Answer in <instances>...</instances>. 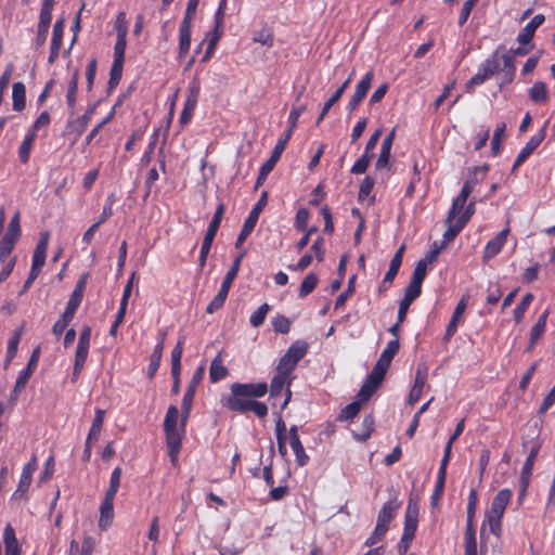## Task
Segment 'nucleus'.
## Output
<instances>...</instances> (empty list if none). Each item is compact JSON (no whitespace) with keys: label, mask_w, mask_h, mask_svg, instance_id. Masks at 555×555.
I'll return each instance as SVG.
<instances>
[{"label":"nucleus","mask_w":555,"mask_h":555,"mask_svg":"<svg viewBox=\"0 0 555 555\" xmlns=\"http://www.w3.org/2000/svg\"><path fill=\"white\" fill-rule=\"evenodd\" d=\"M205 374V366L201 365L194 372L182 398L181 403V418L180 425L178 426L179 421V410L176 405H170L167 410L165 420H164V430L166 435V444L168 449V455L170 457V462L176 465L178 462V455L182 447V439L185 434L186 422L190 417V413L192 410V403L195 396V391L197 386L203 380Z\"/></svg>","instance_id":"obj_1"},{"label":"nucleus","mask_w":555,"mask_h":555,"mask_svg":"<svg viewBox=\"0 0 555 555\" xmlns=\"http://www.w3.org/2000/svg\"><path fill=\"white\" fill-rule=\"evenodd\" d=\"M268 384L259 383H233L230 386V395L221 399V403L229 411L236 413L253 412L260 418L268 415V406L256 399L263 397L268 392Z\"/></svg>","instance_id":"obj_2"},{"label":"nucleus","mask_w":555,"mask_h":555,"mask_svg":"<svg viewBox=\"0 0 555 555\" xmlns=\"http://www.w3.org/2000/svg\"><path fill=\"white\" fill-rule=\"evenodd\" d=\"M306 109H307L306 105H300L298 107L292 108L289 116H288V124H289L288 129L286 130L284 135L282 138H280L279 141L276 142L273 151L271 152L269 159L260 167L259 175H258V178L255 183V190H257L264 183L268 175L273 170V168L276 165V163L279 162L282 153L284 152L286 144L289 141L294 130L297 127L298 118Z\"/></svg>","instance_id":"obj_3"},{"label":"nucleus","mask_w":555,"mask_h":555,"mask_svg":"<svg viewBox=\"0 0 555 555\" xmlns=\"http://www.w3.org/2000/svg\"><path fill=\"white\" fill-rule=\"evenodd\" d=\"M418 522V506L417 502L410 496L405 516H404V528L401 540L398 544V552L400 555H403L408 552L412 541L415 538V532L417 529Z\"/></svg>","instance_id":"obj_4"},{"label":"nucleus","mask_w":555,"mask_h":555,"mask_svg":"<svg viewBox=\"0 0 555 555\" xmlns=\"http://www.w3.org/2000/svg\"><path fill=\"white\" fill-rule=\"evenodd\" d=\"M309 345L305 340H296L280 359L276 372L292 375L297 363L307 354Z\"/></svg>","instance_id":"obj_5"},{"label":"nucleus","mask_w":555,"mask_h":555,"mask_svg":"<svg viewBox=\"0 0 555 555\" xmlns=\"http://www.w3.org/2000/svg\"><path fill=\"white\" fill-rule=\"evenodd\" d=\"M225 210V206L223 203H220L214 214V217L208 225L205 237L202 243L201 253H199V268L203 269L206 264V260L208 254L210 251L214 238L218 232L220 227L223 214Z\"/></svg>","instance_id":"obj_6"},{"label":"nucleus","mask_w":555,"mask_h":555,"mask_svg":"<svg viewBox=\"0 0 555 555\" xmlns=\"http://www.w3.org/2000/svg\"><path fill=\"white\" fill-rule=\"evenodd\" d=\"M267 199L268 193L263 192L243 224V228L235 242L236 248H238L246 241L249 234L254 231L256 223L259 219V215L267 205Z\"/></svg>","instance_id":"obj_7"},{"label":"nucleus","mask_w":555,"mask_h":555,"mask_svg":"<svg viewBox=\"0 0 555 555\" xmlns=\"http://www.w3.org/2000/svg\"><path fill=\"white\" fill-rule=\"evenodd\" d=\"M90 338H91V328L89 326H86L79 336V341L76 349L75 354V363H74V371H73V382H75L78 376L80 375L87 357L89 352V346H90Z\"/></svg>","instance_id":"obj_8"},{"label":"nucleus","mask_w":555,"mask_h":555,"mask_svg":"<svg viewBox=\"0 0 555 555\" xmlns=\"http://www.w3.org/2000/svg\"><path fill=\"white\" fill-rule=\"evenodd\" d=\"M198 96H199V82L196 79H194L190 83L186 101L184 103V107H183L180 118H179V121L182 126L186 125L191 120V118L193 116V112L197 105Z\"/></svg>","instance_id":"obj_9"},{"label":"nucleus","mask_w":555,"mask_h":555,"mask_svg":"<svg viewBox=\"0 0 555 555\" xmlns=\"http://www.w3.org/2000/svg\"><path fill=\"white\" fill-rule=\"evenodd\" d=\"M546 126L547 122L544 124L538 133L530 138L526 146L519 152L513 164L512 172H515L517 168L521 166L522 163L532 154V152L542 143L546 134Z\"/></svg>","instance_id":"obj_10"},{"label":"nucleus","mask_w":555,"mask_h":555,"mask_svg":"<svg viewBox=\"0 0 555 555\" xmlns=\"http://www.w3.org/2000/svg\"><path fill=\"white\" fill-rule=\"evenodd\" d=\"M427 379V367L424 364L417 366L415 382L409 395V404L414 405L421 398Z\"/></svg>","instance_id":"obj_11"},{"label":"nucleus","mask_w":555,"mask_h":555,"mask_svg":"<svg viewBox=\"0 0 555 555\" xmlns=\"http://www.w3.org/2000/svg\"><path fill=\"white\" fill-rule=\"evenodd\" d=\"M508 233H509V228L506 227L500 233H498L495 235V237H493L492 240H490L487 243L485 251H483V260L485 261H488L489 259L493 258L501 251V249L503 248V246L506 242Z\"/></svg>","instance_id":"obj_12"},{"label":"nucleus","mask_w":555,"mask_h":555,"mask_svg":"<svg viewBox=\"0 0 555 555\" xmlns=\"http://www.w3.org/2000/svg\"><path fill=\"white\" fill-rule=\"evenodd\" d=\"M512 498V491L508 489H502L499 493L493 498L490 509L486 513V515L503 517V514L506 509Z\"/></svg>","instance_id":"obj_13"},{"label":"nucleus","mask_w":555,"mask_h":555,"mask_svg":"<svg viewBox=\"0 0 555 555\" xmlns=\"http://www.w3.org/2000/svg\"><path fill=\"white\" fill-rule=\"evenodd\" d=\"M114 498L109 495H104V499L100 505V519H99V527L102 530H106L114 517Z\"/></svg>","instance_id":"obj_14"},{"label":"nucleus","mask_w":555,"mask_h":555,"mask_svg":"<svg viewBox=\"0 0 555 555\" xmlns=\"http://www.w3.org/2000/svg\"><path fill=\"white\" fill-rule=\"evenodd\" d=\"M382 383L383 379L372 374H369L367 378L365 379L357 395V399L361 403H366L373 397L376 390L380 387Z\"/></svg>","instance_id":"obj_15"},{"label":"nucleus","mask_w":555,"mask_h":555,"mask_svg":"<svg viewBox=\"0 0 555 555\" xmlns=\"http://www.w3.org/2000/svg\"><path fill=\"white\" fill-rule=\"evenodd\" d=\"M545 17L543 14H537L533 18L521 29L517 36V41L521 46L528 44L537 30V28L543 24Z\"/></svg>","instance_id":"obj_16"},{"label":"nucleus","mask_w":555,"mask_h":555,"mask_svg":"<svg viewBox=\"0 0 555 555\" xmlns=\"http://www.w3.org/2000/svg\"><path fill=\"white\" fill-rule=\"evenodd\" d=\"M396 130L392 129L387 137L383 140L380 153L377 162L375 163V169L382 170L389 164L390 152L395 140Z\"/></svg>","instance_id":"obj_17"},{"label":"nucleus","mask_w":555,"mask_h":555,"mask_svg":"<svg viewBox=\"0 0 555 555\" xmlns=\"http://www.w3.org/2000/svg\"><path fill=\"white\" fill-rule=\"evenodd\" d=\"M85 287L86 278L83 276L77 282L76 287L67 302L66 309L64 311L67 318H74V314L82 300V293Z\"/></svg>","instance_id":"obj_18"},{"label":"nucleus","mask_w":555,"mask_h":555,"mask_svg":"<svg viewBox=\"0 0 555 555\" xmlns=\"http://www.w3.org/2000/svg\"><path fill=\"white\" fill-rule=\"evenodd\" d=\"M35 464V456H33L27 465L24 467L22 473L18 486L16 491L14 492V498H22L29 489L31 480H33V466Z\"/></svg>","instance_id":"obj_19"},{"label":"nucleus","mask_w":555,"mask_h":555,"mask_svg":"<svg viewBox=\"0 0 555 555\" xmlns=\"http://www.w3.org/2000/svg\"><path fill=\"white\" fill-rule=\"evenodd\" d=\"M127 25H119L117 27V39L114 47V62L124 64L125 51H126V37H127Z\"/></svg>","instance_id":"obj_20"},{"label":"nucleus","mask_w":555,"mask_h":555,"mask_svg":"<svg viewBox=\"0 0 555 555\" xmlns=\"http://www.w3.org/2000/svg\"><path fill=\"white\" fill-rule=\"evenodd\" d=\"M166 334L163 333L159 337V341L154 347L153 353L150 359V364L147 369V376L150 379H153L156 375V372L160 365L163 350H164V343H165Z\"/></svg>","instance_id":"obj_21"},{"label":"nucleus","mask_w":555,"mask_h":555,"mask_svg":"<svg viewBox=\"0 0 555 555\" xmlns=\"http://www.w3.org/2000/svg\"><path fill=\"white\" fill-rule=\"evenodd\" d=\"M400 504L396 500H390L386 502L377 516V524L383 525L384 527L389 529V524L396 516V512L399 508Z\"/></svg>","instance_id":"obj_22"},{"label":"nucleus","mask_w":555,"mask_h":555,"mask_svg":"<svg viewBox=\"0 0 555 555\" xmlns=\"http://www.w3.org/2000/svg\"><path fill=\"white\" fill-rule=\"evenodd\" d=\"M538 452H539V446H533L531 448V451H530V453L524 464V467L521 469V494H524L528 488L533 463L538 455Z\"/></svg>","instance_id":"obj_23"},{"label":"nucleus","mask_w":555,"mask_h":555,"mask_svg":"<svg viewBox=\"0 0 555 555\" xmlns=\"http://www.w3.org/2000/svg\"><path fill=\"white\" fill-rule=\"evenodd\" d=\"M3 542L5 555H21V548L11 524H8L3 530Z\"/></svg>","instance_id":"obj_24"},{"label":"nucleus","mask_w":555,"mask_h":555,"mask_svg":"<svg viewBox=\"0 0 555 555\" xmlns=\"http://www.w3.org/2000/svg\"><path fill=\"white\" fill-rule=\"evenodd\" d=\"M34 141H35V125H33L28 129L21 146L18 147V152H17L18 160L22 164H26L29 160Z\"/></svg>","instance_id":"obj_25"},{"label":"nucleus","mask_w":555,"mask_h":555,"mask_svg":"<svg viewBox=\"0 0 555 555\" xmlns=\"http://www.w3.org/2000/svg\"><path fill=\"white\" fill-rule=\"evenodd\" d=\"M35 365V350L31 352L27 367L21 372V374L17 377V380L15 383L12 399H15L17 395L26 387V384L28 383L30 376L33 366Z\"/></svg>","instance_id":"obj_26"},{"label":"nucleus","mask_w":555,"mask_h":555,"mask_svg":"<svg viewBox=\"0 0 555 555\" xmlns=\"http://www.w3.org/2000/svg\"><path fill=\"white\" fill-rule=\"evenodd\" d=\"M550 315V310L546 309L538 319L535 324L532 326L530 331V341L528 346V350L532 349L537 341L541 338L546 328V321Z\"/></svg>","instance_id":"obj_27"},{"label":"nucleus","mask_w":555,"mask_h":555,"mask_svg":"<svg viewBox=\"0 0 555 555\" xmlns=\"http://www.w3.org/2000/svg\"><path fill=\"white\" fill-rule=\"evenodd\" d=\"M404 250H405V245H401L398 250L396 251V254L393 255L390 263H389V269L387 271V273L385 274V278H384V281L383 283H392V281L395 280V278L397 276L398 272H399V269H400V266L402 263V258H403V254H404Z\"/></svg>","instance_id":"obj_28"},{"label":"nucleus","mask_w":555,"mask_h":555,"mask_svg":"<svg viewBox=\"0 0 555 555\" xmlns=\"http://www.w3.org/2000/svg\"><path fill=\"white\" fill-rule=\"evenodd\" d=\"M469 194L467 188H462L460 194L453 199L452 206L448 212L449 221H453L460 217L467 202Z\"/></svg>","instance_id":"obj_29"},{"label":"nucleus","mask_w":555,"mask_h":555,"mask_svg":"<svg viewBox=\"0 0 555 555\" xmlns=\"http://www.w3.org/2000/svg\"><path fill=\"white\" fill-rule=\"evenodd\" d=\"M488 170V165L474 167L462 188H467L468 194L470 195V193L474 191V188L483 180Z\"/></svg>","instance_id":"obj_30"},{"label":"nucleus","mask_w":555,"mask_h":555,"mask_svg":"<svg viewBox=\"0 0 555 555\" xmlns=\"http://www.w3.org/2000/svg\"><path fill=\"white\" fill-rule=\"evenodd\" d=\"M465 309H466V302L464 299H461L460 302L457 304V306L455 307L453 314L451 317V320L447 326L444 340H449L456 332L459 321H460L462 314L464 313Z\"/></svg>","instance_id":"obj_31"},{"label":"nucleus","mask_w":555,"mask_h":555,"mask_svg":"<svg viewBox=\"0 0 555 555\" xmlns=\"http://www.w3.org/2000/svg\"><path fill=\"white\" fill-rule=\"evenodd\" d=\"M18 238L20 236L12 234L5 233L3 235V237L0 241V262H5L10 258H12L11 254Z\"/></svg>","instance_id":"obj_32"},{"label":"nucleus","mask_w":555,"mask_h":555,"mask_svg":"<svg viewBox=\"0 0 555 555\" xmlns=\"http://www.w3.org/2000/svg\"><path fill=\"white\" fill-rule=\"evenodd\" d=\"M502 60L503 65L501 66V70L504 73V82L509 83L514 80L516 66H515V57L509 52H505L500 57Z\"/></svg>","instance_id":"obj_33"},{"label":"nucleus","mask_w":555,"mask_h":555,"mask_svg":"<svg viewBox=\"0 0 555 555\" xmlns=\"http://www.w3.org/2000/svg\"><path fill=\"white\" fill-rule=\"evenodd\" d=\"M228 375V369L222 364L221 354L218 353L210 363L209 378L211 383H217Z\"/></svg>","instance_id":"obj_34"},{"label":"nucleus","mask_w":555,"mask_h":555,"mask_svg":"<svg viewBox=\"0 0 555 555\" xmlns=\"http://www.w3.org/2000/svg\"><path fill=\"white\" fill-rule=\"evenodd\" d=\"M23 327L16 328L11 338L8 341V350H7V357H5V363L4 367H8V365L12 362L14 357L16 356L17 348L22 338Z\"/></svg>","instance_id":"obj_35"},{"label":"nucleus","mask_w":555,"mask_h":555,"mask_svg":"<svg viewBox=\"0 0 555 555\" xmlns=\"http://www.w3.org/2000/svg\"><path fill=\"white\" fill-rule=\"evenodd\" d=\"M293 377L289 374H283L282 372H278L276 375L272 378L270 384V396L278 397L282 393L283 387L285 384L288 386L292 383Z\"/></svg>","instance_id":"obj_36"},{"label":"nucleus","mask_w":555,"mask_h":555,"mask_svg":"<svg viewBox=\"0 0 555 555\" xmlns=\"http://www.w3.org/2000/svg\"><path fill=\"white\" fill-rule=\"evenodd\" d=\"M63 30L64 21L57 20L53 26V34L51 39V59L59 54V51L62 46Z\"/></svg>","instance_id":"obj_37"},{"label":"nucleus","mask_w":555,"mask_h":555,"mask_svg":"<svg viewBox=\"0 0 555 555\" xmlns=\"http://www.w3.org/2000/svg\"><path fill=\"white\" fill-rule=\"evenodd\" d=\"M191 26L192 24H183L180 26V36H179V56H184L191 46Z\"/></svg>","instance_id":"obj_38"},{"label":"nucleus","mask_w":555,"mask_h":555,"mask_svg":"<svg viewBox=\"0 0 555 555\" xmlns=\"http://www.w3.org/2000/svg\"><path fill=\"white\" fill-rule=\"evenodd\" d=\"M446 224L447 230L443 233V241L441 242L444 245L452 242L465 227V224L459 219L449 221V217H447Z\"/></svg>","instance_id":"obj_39"},{"label":"nucleus","mask_w":555,"mask_h":555,"mask_svg":"<svg viewBox=\"0 0 555 555\" xmlns=\"http://www.w3.org/2000/svg\"><path fill=\"white\" fill-rule=\"evenodd\" d=\"M465 555H477L476 531L474 528V524H466Z\"/></svg>","instance_id":"obj_40"},{"label":"nucleus","mask_w":555,"mask_h":555,"mask_svg":"<svg viewBox=\"0 0 555 555\" xmlns=\"http://www.w3.org/2000/svg\"><path fill=\"white\" fill-rule=\"evenodd\" d=\"M13 109L21 112L25 107V86L15 82L12 87Z\"/></svg>","instance_id":"obj_41"},{"label":"nucleus","mask_w":555,"mask_h":555,"mask_svg":"<svg viewBox=\"0 0 555 555\" xmlns=\"http://www.w3.org/2000/svg\"><path fill=\"white\" fill-rule=\"evenodd\" d=\"M54 0H43L41 12H40V23L39 30L48 31L49 25L51 23L52 9H53Z\"/></svg>","instance_id":"obj_42"},{"label":"nucleus","mask_w":555,"mask_h":555,"mask_svg":"<svg viewBox=\"0 0 555 555\" xmlns=\"http://www.w3.org/2000/svg\"><path fill=\"white\" fill-rule=\"evenodd\" d=\"M245 253H241L232 262V266L231 268L229 269V271L227 272L225 274V278L221 284V286L224 288V289H229L231 288V285L234 281V279L236 278L238 271H240V267H241V262H242V259L244 257Z\"/></svg>","instance_id":"obj_43"},{"label":"nucleus","mask_w":555,"mask_h":555,"mask_svg":"<svg viewBox=\"0 0 555 555\" xmlns=\"http://www.w3.org/2000/svg\"><path fill=\"white\" fill-rule=\"evenodd\" d=\"M319 282V278L315 273H309L301 282L299 288V298H306L309 294H311L317 287Z\"/></svg>","instance_id":"obj_44"},{"label":"nucleus","mask_w":555,"mask_h":555,"mask_svg":"<svg viewBox=\"0 0 555 555\" xmlns=\"http://www.w3.org/2000/svg\"><path fill=\"white\" fill-rule=\"evenodd\" d=\"M373 79L374 73L372 70L367 72L362 80L358 82L353 96L363 100L372 86Z\"/></svg>","instance_id":"obj_45"},{"label":"nucleus","mask_w":555,"mask_h":555,"mask_svg":"<svg viewBox=\"0 0 555 555\" xmlns=\"http://www.w3.org/2000/svg\"><path fill=\"white\" fill-rule=\"evenodd\" d=\"M529 96H530L531 101L537 102V103L547 101L548 94H547L546 85L543 81H537L529 89Z\"/></svg>","instance_id":"obj_46"},{"label":"nucleus","mask_w":555,"mask_h":555,"mask_svg":"<svg viewBox=\"0 0 555 555\" xmlns=\"http://www.w3.org/2000/svg\"><path fill=\"white\" fill-rule=\"evenodd\" d=\"M374 429V418L371 414L364 416L362 421V431H353V437L359 441H365L370 438Z\"/></svg>","instance_id":"obj_47"},{"label":"nucleus","mask_w":555,"mask_h":555,"mask_svg":"<svg viewBox=\"0 0 555 555\" xmlns=\"http://www.w3.org/2000/svg\"><path fill=\"white\" fill-rule=\"evenodd\" d=\"M289 444L295 453L298 466H305L309 461V456L307 455L300 439H291Z\"/></svg>","instance_id":"obj_48"},{"label":"nucleus","mask_w":555,"mask_h":555,"mask_svg":"<svg viewBox=\"0 0 555 555\" xmlns=\"http://www.w3.org/2000/svg\"><path fill=\"white\" fill-rule=\"evenodd\" d=\"M222 35V31L220 30V28H217L215 27L214 30H211L210 33H208L207 37H208V46H207V49H206V52L202 59V62H207L211 54L214 53L215 51V48L220 39Z\"/></svg>","instance_id":"obj_49"},{"label":"nucleus","mask_w":555,"mask_h":555,"mask_svg":"<svg viewBox=\"0 0 555 555\" xmlns=\"http://www.w3.org/2000/svg\"><path fill=\"white\" fill-rule=\"evenodd\" d=\"M253 40L262 46L271 48L273 46V33L270 28L263 27L260 30H255L253 34Z\"/></svg>","instance_id":"obj_50"},{"label":"nucleus","mask_w":555,"mask_h":555,"mask_svg":"<svg viewBox=\"0 0 555 555\" xmlns=\"http://www.w3.org/2000/svg\"><path fill=\"white\" fill-rule=\"evenodd\" d=\"M506 125L504 122H501L496 126L492 142H491V153L493 156H496L501 151V142L502 139L505 135Z\"/></svg>","instance_id":"obj_51"},{"label":"nucleus","mask_w":555,"mask_h":555,"mask_svg":"<svg viewBox=\"0 0 555 555\" xmlns=\"http://www.w3.org/2000/svg\"><path fill=\"white\" fill-rule=\"evenodd\" d=\"M229 289H224L222 286L220 287L218 294L214 297V299L209 302L206 308L207 313H214L221 309L225 302L228 297Z\"/></svg>","instance_id":"obj_52"},{"label":"nucleus","mask_w":555,"mask_h":555,"mask_svg":"<svg viewBox=\"0 0 555 555\" xmlns=\"http://www.w3.org/2000/svg\"><path fill=\"white\" fill-rule=\"evenodd\" d=\"M532 300H533V295L531 293H528L522 297L521 301L516 306V308L513 311L514 319H515L516 323H519L522 321L525 312L529 308Z\"/></svg>","instance_id":"obj_53"},{"label":"nucleus","mask_w":555,"mask_h":555,"mask_svg":"<svg viewBox=\"0 0 555 555\" xmlns=\"http://www.w3.org/2000/svg\"><path fill=\"white\" fill-rule=\"evenodd\" d=\"M361 403L358 399L349 404H347L339 413L338 420L339 421H348L356 417L360 410H361Z\"/></svg>","instance_id":"obj_54"},{"label":"nucleus","mask_w":555,"mask_h":555,"mask_svg":"<svg viewBox=\"0 0 555 555\" xmlns=\"http://www.w3.org/2000/svg\"><path fill=\"white\" fill-rule=\"evenodd\" d=\"M105 412L103 410H96L94 420L92 422L88 438L89 440H96L103 425Z\"/></svg>","instance_id":"obj_55"},{"label":"nucleus","mask_w":555,"mask_h":555,"mask_svg":"<svg viewBox=\"0 0 555 555\" xmlns=\"http://www.w3.org/2000/svg\"><path fill=\"white\" fill-rule=\"evenodd\" d=\"M185 337L181 336L171 351V370L178 371L181 370V357L183 352V345H184Z\"/></svg>","instance_id":"obj_56"},{"label":"nucleus","mask_w":555,"mask_h":555,"mask_svg":"<svg viewBox=\"0 0 555 555\" xmlns=\"http://www.w3.org/2000/svg\"><path fill=\"white\" fill-rule=\"evenodd\" d=\"M391 361L392 359L390 358H384L383 356H379V359L377 360L376 364L374 365L370 374L384 380L386 373L391 364Z\"/></svg>","instance_id":"obj_57"},{"label":"nucleus","mask_w":555,"mask_h":555,"mask_svg":"<svg viewBox=\"0 0 555 555\" xmlns=\"http://www.w3.org/2000/svg\"><path fill=\"white\" fill-rule=\"evenodd\" d=\"M78 79H79V73L75 72V74L73 75V78L68 85L67 94H66L67 105L70 109H74L75 104H76Z\"/></svg>","instance_id":"obj_58"},{"label":"nucleus","mask_w":555,"mask_h":555,"mask_svg":"<svg viewBox=\"0 0 555 555\" xmlns=\"http://www.w3.org/2000/svg\"><path fill=\"white\" fill-rule=\"evenodd\" d=\"M270 310V306L268 304L261 305L251 315L249 322L251 326L259 327L263 324L267 313Z\"/></svg>","instance_id":"obj_59"},{"label":"nucleus","mask_w":555,"mask_h":555,"mask_svg":"<svg viewBox=\"0 0 555 555\" xmlns=\"http://www.w3.org/2000/svg\"><path fill=\"white\" fill-rule=\"evenodd\" d=\"M122 470L120 467L114 468L111 475L109 486L106 491V495L115 496L118 492L119 486H120V479H121Z\"/></svg>","instance_id":"obj_60"},{"label":"nucleus","mask_w":555,"mask_h":555,"mask_svg":"<svg viewBox=\"0 0 555 555\" xmlns=\"http://www.w3.org/2000/svg\"><path fill=\"white\" fill-rule=\"evenodd\" d=\"M446 473L438 472V478L436 481L435 490L431 495V506H437L438 502L441 499L443 489H444V482H446Z\"/></svg>","instance_id":"obj_61"},{"label":"nucleus","mask_w":555,"mask_h":555,"mask_svg":"<svg viewBox=\"0 0 555 555\" xmlns=\"http://www.w3.org/2000/svg\"><path fill=\"white\" fill-rule=\"evenodd\" d=\"M273 331L279 334H287L291 330V321L284 315H276L272 319Z\"/></svg>","instance_id":"obj_62"},{"label":"nucleus","mask_w":555,"mask_h":555,"mask_svg":"<svg viewBox=\"0 0 555 555\" xmlns=\"http://www.w3.org/2000/svg\"><path fill=\"white\" fill-rule=\"evenodd\" d=\"M122 66L124 64L113 63L109 72L108 90H113L118 86L122 75Z\"/></svg>","instance_id":"obj_63"},{"label":"nucleus","mask_w":555,"mask_h":555,"mask_svg":"<svg viewBox=\"0 0 555 555\" xmlns=\"http://www.w3.org/2000/svg\"><path fill=\"white\" fill-rule=\"evenodd\" d=\"M388 531V528L384 527L383 525H379L376 522V527L372 534L366 539L364 545L365 546H373L383 538L385 537L386 532Z\"/></svg>","instance_id":"obj_64"}]
</instances>
